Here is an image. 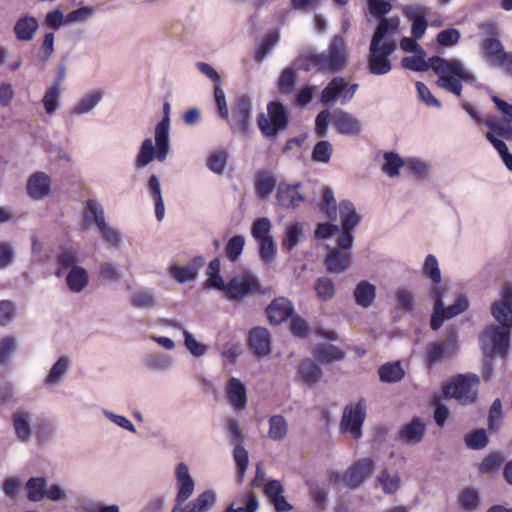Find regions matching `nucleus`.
Wrapping results in <instances>:
<instances>
[{
	"mask_svg": "<svg viewBox=\"0 0 512 512\" xmlns=\"http://www.w3.org/2000/svg\"><path fill=\"white\" fill-rule=\"evenodd\" d=\"M425 58L424 50L423 53H414L413 56L402 58L401 65L405 69L416 72L433 70L438 75L436 85L458 97L461 96L462 82L472 84L476 81V76L458 59H446L440 56H433L428 60Z\"/></svg>",
	"mask_w": 512,
	"mask_h": 512,
	"instance_id": "1",
	"label": "nucleus"
},
{
	"mask_svg": "<svg viewBox=\"0 0 512 512\" xmlns=\"http://www.w3.org/2000/svg\"><path fill=\"white\" fill-rule=\"evenodd\" d=\"M401 29L397 21H382L371 37L367 55V69L376 76L386 75L392 70L391 56L397 50V39Z\"/></svg>",
	"mask_w": 512,
	"mask_h": 512,
	"instance_id": "2",
	"label": "nucleus"
},
{
	"mask_svg": "<svg viewBox=\"0 0 512 512\" xmlns=\"http://www.w3.org/2000/svg\"><path fill=\"white\" fill-rule=\"evenodd\" d=\"M491 314L500 326L491 325L485 330L481 341L484 352L493 354H505L510 344V331L512 329V307L503 302H494L491 306Z\"/></svg>",
	"mask_w": 512,
	"mask_h": 512,
	"instance_id": "3",
	"label": "nucleus"
},
{
	"mask_svg": "<svg viewBox=\"0 0 512 512\" xmlns=\"http://www.w3.org/2000/svg\"><path fill=\"white\" fill-rule=\"evenodd\" d=\"M347 50L342 37L336 36L325 52H311L302 54L296 64L300 69L309 71L316 69L319 72L337 73L342 71L347 63Z\"/></svg>",
	"mask_w": 512,
	"mask_h": 512,
	"instance_id": "4",
	"label": "nucleus"
},
{
	"mask_svg": "<svg viewBox=\"0 0 512 512\" xmlns=\"http://www.w3.org/2000/svg\"><path fill=\"white\" fill-rule=\"evenodd\" d=\"M169 137H167V123L158 122L155 127V145L151 138L142 141L139 152L136 156V166L144 168L154 159L164 162L169 154Z\"/></svg>",
	"mask_w": 512,
	"mask_h": 512,
	"instance_id": "5",
	"label": "nucleus"
},
{
	"mask_svg": "<svg viewBox=\"0 0 512 512\" xmlns=\"http://www.w3.org/2000/svg\"><path fill=\"white\" fill-rule=\"evenodd\" d=\"M479 384L478 376L460 374L443 387V393L446 398L454 399L463 406L471 405L477 399Z\"/></svg>",
	"mask_w": 512,
	"mask_h": 512,
	"instance_id": "6",
	"label": "nucleus"
},
{
	"mask_svg": "<svg viewBox=\"0 0 512 512\" xmlns=\"http://www.w3.org/2000/svg\"><path fill=\"white\" fill-rule=\"evenodd\" d=\"M231 301L243 300L261 291L259 279L251 273H243L232 277L219 290Z\"/></svg>",
	"mask_w": 512,
	"mask_h": 512,
	"instance_id": "7",
	"label": "nucleus"
},
{
	"mask_svg": "<svg viewBox=\"0 0 512 512\" xmlns=\"http://www.w3.org/2000/svg\"><path fill=\"white\" fill-rule=\"evenodd\" d=\"M28 499L40 502L44 498L52 502H65L68 500L66 491L58 484H48L43 477L30 478L26 483Z\"/></svg>",
	"mask_w": 512,
	"mask_h": 512,
	"instance_id": "8",
	"label": "nucleus"
},
{
	"mask_svg": "<svg viewBox=\"0 0 512 512\" xmlns=\"http://www.w3.org/2000/svg\"><path fill=\"white\" fill-rule=\"evenodd\" d=\"M366 402L360 398L356 403L348 404L342 414L340 429L343 433H349L352 438L358 440L362 437V426L366 419Z\"/></svg>",
	"mask_w": 512,
	"mask_h": 512,
	"instance_id": "9",
	"label": "nucleus"
},
{
	"mask_svg": "<svg viewBox=\"0 0 512 512\" xmlns=\"http://www.w3.org/2000/svg\"><path fill=\"white\" fill-rule=\"evenodd\" d=\"M288 124L284 106L278 102H272L267 107V114H261L258 118V126L266 137H275L286 129Z\"/></svg>",
	"mask_w": 512,
	"mask_h": 512,
	"instance_id": "10",
	"label": "nucleus"
},
{
	"mask_svg": "<svg viewBox=\"0 0 512 512\" xmlns=\"http://www.w3.org/2000/svg\"><path fill=\"white\" fill-rule=\"evenodd\" d=\"M358 89V84H349L343 77H334L321 93V102L330 105L340 100L341 104L348 103Z\"/></svg>",
	"mask_w": 512,
	"mask_h": 512,
	"instance_id": "11",
	"label": "nucleus"
},
{
	"mask_svg": "<svg viewBox=\"0 0 512 512\" xmlns=\"http://www.w3.org/2000/svg\"><path fill=\"white\" fill-rule=\"evenodd\" d=\"M469 306L468 299L465 296H458L455 303L445 308L442 299H438L434 303L433 313L431 317V329L438 330L446 319H451L463 313Z\"/></svg>",
	"mask_w": 512,
	"mask_h": 512,
	"instance_id": "12",
	"label": "nucleus"
},
{
	"mask_svg": "<svg viewBox=\"0 0 512 512\" xmlns=\"http://www.w3.org/2000/svg\"><path fill=\"white\" fill-rule=\"evenodd\" d=\"M374 469L375 463L372 459H360L347 469L342 481L348 488L357 489L371 476Z\"/></svg>",
	"mask_w": 512,
	"mask_h": 512,
	"instance_id": "13",
	"label": "nucleus"
},
{
	"mask_svg": "<svg viewBox=\"0 0 512 512\" xmlns=\"http://www.w3.org/2000/svg\"><path fill=\"white\" fill-rule=\"evenodd\" d=\"M175 478L177 493L176 505L184 504L194 493L195 481L190 475L187 464L181 462L175 466Z\"/></svg>",
	"mask_w": 512,
	"mask_h": 512,
	"instance_id": "14",
	"label": "nucleus"
},
{
	"mask_svg": "<svg viewBox=\"0 0 512 512\" xmlns=\"http://www.w3.org/2000/svg\"><path fill=\"white\" fill-rule=\"evenodd\" d=\"M252 103L249 97L242 96L237 100L236 106L229 122L234 132L246 133L249 128Z\"/></svg>",
	"mask_w": 512,
	"mask_h": 512,
	"instance_id": "15",
	"label": "nucleus"
},
{
	"mask_svg": "<svg viewBox=\"0 0 512 512\" xmlns=\"http://www.w3.org/2000/svg\"><path fill=\"white\" fill-rule=\"evenodd\" d=\"M301 189V183L288 184L286 182H280L277 186L276 193L278 204L285 209L296 208L305 199Z\"/></svg>",
	"mask_w": 512,
	"mask_h": 512,
	"instance_id": "16",
	"label": "nucleus"
},
{
	"mask_svg": "<svg viewBox=\"0 0 512 512\" xmlns=\"http://www.w3.org/2000/svg\"><path fill=\"white\" fill-rule=\"evenodd\" d=\"M205 265V258L195 256L183 266L172 265L169 268L170 275L180 284L193 281L197 278L200 269Z\"/></svg>",
	"mask_w": 512,
	"mask_h": 512,
	"instance_id": "17",
	"label": "nucleus"
},
{
	"mask_svg": "<svg viewBox=\"0 0 512 512\" xmlns=\"http://www.w3.org/2000/svg\"><path fill=\"white\" fill-rule=\"evenodd\" d=\"M484 60L491 66L500 68L508 52L505 51L502 42L497 38H486L481 44Z\"/></svg>",
	"mask_w": 512,
	"mask_h": 512,
	"instance_id": "18",
	"label": "nucleus"
},
{
	"mask_svg": "<svg viewBox=\"0 0 512 512\" xmlns=\"http://www.w3.org/2000/svg\"><path fill=\"white\" fill-rule=\"evenodd\" d=\"M26 189L33 200H43L51 192V179L44 172H36L29 177Z\"/></svg>",
	"mask_w": 512,
	"mask_h": 512,
	"instance_id": "19",
	"label": "nucleus"
},
{
	"mask_svg": "<svg viewBox=\"0 0 512 512\" xmlns=\"http://www.w3.org/2000/svg\"><path fill=\"white\" fill-rule=\"evenodd\" d=\"M216 503V493L206 490L186 505H175L171 512H208Z\"/></svg>",
	"mask_w": 512,
	"mask_h": 512,
	"instance_id": "20",
	"label": "nucleus"
},
{
	"mask_svg": "<svg viewBox=\"0 0 512 512\" xmlns=\"http://www.w3.org/2000/svg\"><path fill=\"white\" fill-rule=\"evenodd\" d=\"M105 92L98 88L86 92L71 108V114L82 116L90 114L103 100Z\"/></svg>",
	"mask_w": 512,
	"mask_h": 512,
	"instance_id": "21",
	"label": "nucleus"
},
{
	"mask_svg": "<svg viewBox=\"0 0 512 512\" xmlns=\"http://www.w3.org/2000/svg\"><path fill=\"white\" fill-rule=\"evenodd\" d=\"M396 0H366L369 14L377 20V25L380 26L382 21L393 20L397 21V29H401V19L399 16L394 15L387 17L393 9V3Z\"/></svg>",
	"mask_w": 512,
	"mask_h": 512,
	"instance_id": "22",
	"label": "nucleus"
},
{
	"mask_svg": "<svg viewBox=\"0 0 512 512\" xmlns=\"http://www.w3.org/2000/svg\"><path fill=\"white\" fill-rule=\"evenodd\" d=\"M72 365V361L69 356L62 355L52 365L46 377L43 380V384L47 388L58 386L67 376Z\"/></svg>",
	"mask_w": 512,
	"mask_h": 512,
	"instance_id": "23",
	"label": "nucleus"
},
{
	"mask_svg": "<svg viewBox=\"0 0 512 512\" xmlns=\"http://www.w3.org/2000/svg\"><path fill=\"white\" fill-rule=\"evenodd\" d=\"M226 395L230 405L235 410H243L247 404V391L244 383L235 377L228 380Z\"/></svg>",
	"mask_w": 512,
	"mask_h": 512,
	"instance_id": "24",
	"label": "nucleus"
},
{
	"mask_svg": "<svg viewBox=\"0 0 512 512\" xmlns=\"http://www.w3.org/2000/svg\"><path fill=\"white\" fill-rule=\"evenodd\" d=\"M332 123L338 132L344 135H354L361 131L360 121L353 115L342 110L334 111L332 114Z\"/></svg>",
	"mask_w": 512,
	"mask_h": 512,
	"instance_id": "25",
	"label": "nucleus"
},
{
	"mask_svg": "<svg viewBox=\"0 0 512 512\" xmlns=\"http://www.w3.org/2000/svg\"><path fill=\"white\" fill-rule=\"evenodd\" d=\"M325 265L329 273H343L351 266V253L332 248L326 256Z\"/></svg>",
	"mask_w": 512,
	"mask_h": 512,
	"instance_id": "26",
	"label": "nucleus"
},
{
	"mask_svg": "<svg viewBox=\"0 0 512 512\" xmlns=\"http://www.w3.org/2000/svg\"><path fill=\"white\" fill-rule=\"evenodd\" d=\"M292 311L293 306L291 302L283 297L272 301L266 309L269 322L273 325H278L287 320L291 316Z\"/></svg>",
	"mask_w": 512,
	"mask_h": 512,
	"instance_id": "27",
	"label": "nucleus"
},
{
	"mask_svg": "<svg viewBox=\"0 0 512 512\" xmlns=\"http://www.w3.org/2000/svg\"><path fill=\"white\" fill-rule=\"evenodd\" d=\"M106 223L103 206L95 199H88L83 211V225L85 228L96 226L97 229Z\"/></svg>",
	"mask_w": 512,
	"mask_h": 512,
	"instance_id": "28",
	"label": "nucleus"
},
{
	"mask_svg": "<svg viewBox=\"0 0 512 512\" xmlns=\"http://www.w3.org/2000/svg\"><path fill=\"white\" fill-rule=\"evenodd\" d=\"M425 430L424 422L419 418H414L399 431V439L407 445H416L421 442Z\"/></svg>",
	"mask_w": 512,
	"mask_h": 512,
	"instance_id": "29",
	"label": "nucleus"
},
{
	"mask_svg": "<svg viewBox=\"0 0 512 512\" xmlns=\"http://www.w3.org/2000/svg\"><path fill=\"white\" fill-rule=\"evenodd\" d=\"M304 240V224L302 222L296 221L293 223H289L285 227L281 245L283 249L287 251H292Z\"/></svg>",
	"mask_w": 512,
	"mask_h": 512,
	"instance_id": "30",
	"label": "nucleus"
},
{
	"mask_svg": "<svg viewBox=\"0 0 512 512\" xmlns=\"http://www.w3.org/2000/svg\"><path fill=\"white\" fill-rule=\"evenodd\" d=\"M39 28V23L37 19L33 16H23L20 17L15 25H14V33L19 41H30L34 38L37 30Z\"/></svg>",
	"mask_w": 512,
	"mask_h": 512,
	"instance_id": "31",
	"label": "nucleus"
},
{
	"mask_svg": "<svg viewBox=\"0 0 512 512\" xmlns=\"http://www.w3.org/2000/svg\"><path fill=\"white\" fill-rule=\"evenodd\" d=\"M377 485L386 495L395 494L401 487V478L397 471L383 468L376 477Z\"/></svg>",
	"mask_w": 512,
	"mask_h": 512,
	"instance_id": "32",
	"label": "nucleus"
},
{
	"mask_svg": "<svg viewBox=\"0 0 512 512\" xmlns=\"http://www.w3.org/2000/svg\"><path fill=\"white\" fill-rule=\"evenodd\" d=\"M66 284L73 293L83 292L89 284V273L82 267H73L66 274Z\"/></svg>",
	"mask_w": 512,
	"mask_h": 512,
	"instance_id": "33",
	"label": "nucleus"
},
{
	"mask_svg": "<svg viewBox=\"0 0 512 512\" xmlns=\"http://www.w3.org/2000/svg\"><path fill=\"white\" fill-rule=\"evenodd\" d=\"M249 343L255 354L259 357L270 352L269 332L262 327L254 328L249 334Z\"/></svg>",
	"mask_w": 512,
	"mask_h": 512,
	"instance_id": "34",
	"label": "nucleus"
},
{
	"mask_svg": "<svg viewBox=\"0 0 512 512\" xmlns=\"http://www.w3.org/2000/svg\"><path fill=\"white\" fill-rule=\"evenodd\" d=\"M338 210L341 216L342 230L352 232L361 221L354 205L350 201L344 200L339 203Z\"/></svg>",
	"mask_w": 512,
	"mask_h": 512,
	"instance_id": "35",
	"label": "nucleus"
},
{
	"mask_svg": "<svg viewBox=\"0 0 512 512\" xmlns=\"http://www.w3.org/2000/svg\"><path fill=\"white\" fill-rule=\"evenodd\" d=\"M376 297V287L368 281L359 282L354 290V299L358 306L362 308L370 307Z\"/></svg>",
	"mask_w": 512,
	"mask_h": 512,
	"instance_id": "36",
	"label": "nucleus"
},
{
	"mask_svg": "<svg viewBox=\"0 0 512 512\" xmlns=\"http://www.w3.org/2000/svg\"><path fill=\"white\" fill-rule=\"evenodd\" d=\"M259 502L254 493L238 495L229 505L225 512H256Z\"/></svg>",
	"mask_w": 512,
	"mask_h": 512,
	"instance_id": "37",
	"label": "nucleus"
},
{
	"mask_svg": "<svg viewBox=\"0 0 512 512\" xmlns=\"http://www.w3.org/2000/svg\"><path fill=\"white\" fill-rule=\"evenodd\" d=\"M276 182L277 179L273 172L268 170L259 171L255 182L257 195L262 199L268 198L273 192Z\"/></svg>",
	"mask_w": 512,
	"mask_h": 512,
	"instance_id": "38",
	"label": "nucleus"
},
{
	"mask_svg": "<svg viewBox=\"0 0 512 512\" xmlns=\"http://www.w3.org/2000/svg\"><path fill=\"white\" fill-rule=\"evenodd\" d=\"M32 414L27 411H20L13 416V425L17 437L21 441H28L31 437Z\"/></svg>",
	"mask_w": 512,
	"mask_h": 512,
	"instance_id": "39",
	"label": "nucleus"
},
{
	"mask_svg": "<svg viewBox=\"0 0 512 512\" xmlns=\"http://www.w3.org/2000/svg\"><path fill=\"white\" fill-rule=\"evenodd\" d=\"M173 365L171 356L167 354H148L144 358V366L152 372H163L169 370Z\"/></svg>",
	"mask_w": 512,
	"mask_h": 512,
	"instance_id": "40",
	"label": "nucleus"
},
{
	"mask_svg": "<svg viewBox=\"0 0 512 512\" xmlns=\"http://www.w3.org/2000/svg\"><path fill=\"white\" fill-rule=\"evenodd\" d=\"M298 375L304 383L314 385L320 380L322 371L311 359H306L300 364Z\"/></svg>",
	"mask_w": 512,
	"mask_h": 512,
	"instance_id": "41",
	"label": "nucleus"
},
{
	"mask_svg": "<svg viewBox=\"0 0 512 512\" xmlns=\"http://www.w3.org/2000/svg\"><path fill=\"white\" fill-rule=\"evenodd\" d=\"M314 356L320 363H331L340 361L344 357V354L339 348L333 345L321 344L315 347Z\"/></svg>",
	"mask_w": 512,
	"mask_h": 512,
	"instance_id": "42",
	"label": "nucleus"
},
{
	"mask_svg": "<svg viewBox=\"0 0 512 512\" xmlns=\"http://www.w3.org/2000/svg\"><path fill=\"white\" fill-rule=\"evenodd\" d=\"M384 163L382 165V171L390 178H394L399 175L400 168L405 169V160L402 159L397 153L386 152L383 155Z\"/></svg>",
	"mask_w": 512,
	"mask_h": 512,
	"instance_id": "43",
	"label": "nucleus"
},
{
	"mask_svg": "<svg viewBox=\"0 0 512 512\" xmlns=\"http://www.w3.org/2000/svg\"><path fill=\"white\" fill-rule=\"evenodd\" d=\"M288 433V423L281 415H274L269 418L268 437L273 441L283 440Z\"/></svg>",
	"mask_w": 512,
	"mask_h": 512,
	"instance_id": "44",
	"label": "nucleus"
},
{
	"mask_svg": "<svg viewBox=\"0 0 512 512\" xmlns=\"http://www.w3.org/2000/svg\"><path fill=\"white\" fill-rule=\"evenodd\" d=\"M280 34L279 31L275 30L268 33L262 40L259 47L256 49L254 54V59L256 62H262L271 50L277 45L279 42Z\"/></svg>",
	"mask_w": 512,
	"mask_h": 512,
	"instance_id": "45",
	"label": "nucleus"
},
{
	"mask_svg": "<svg viewBox=\"0 0 512 512\" xmlns=\"http://www.w3.org/2000/svg\"><path fill=\"white\" fill-rule=\"evenodd\" d=\"M404 376V371L399 362L386 363L379 369V377L382 382H399Z\"/></svg>",
	"mask_w": 512,
	"mask_h": 512,
	"instance_id": "46",
	"label": "nucleus"
},
{
	"mask_svg": "<svg viewBox=\"0 0 512 512\" xmlns=\"http://www.w3.org/2000/svg\"><path fill=\"white\" fill-rule=\"evenodd\" d=\"M206 275L208 279L205 284L208 288H214L220 290L223 287L225 281L220 275V259L214 258L210 261L206 268Z\"/></svg>",
	"mask_w": 512,
	"mask_h": 512,
	"instance_id": "47",
	"label": "nucleus"
},
{
	"mask_svg": "<svg viewBox=\"0 0 512 512\" xmlns=\"http://www.w3.org/2000/svg\"><path fill=\"white\" fill-rule=\"evenodd\" d=\"M314 290L317 297L324 302L331 300L336 292L334 282L326 276L319 277L315 281Z\"/></svg>",
	"mask_w": 512,
	"mask_h": 512,
	"instance_id": "48",
	"label": "nucleus"
},
{
	"mask_svg": "<svg viewBox=\"0 0 512 512\" xmlns=\"http://www.w3.org/2000/svg\"><path fill=\"white\" fill-rule=\"evenodd\" d=\"M131 305L138 309H152L156 306V296L151 289L140 290L133 294Z\"/></svg>",
	"mask_w": 512,
	"mask_h": 512,
	"instance_id": "49",
	"label": "nucleus"
},
{
	"mask_svg": "<svg viewBox=\"0 0 512 512\" xmlns=\"http://www.w3.org/2000/svg\"><path fill=\"white\" fill-rule=\"evenodd\" d=\"M77 252L74 250H63L57 255L58 269L55 272L57 277H61L63 270L69 271L73 267H78Z\"/></svg>",
	"mask_w": 512,
	"mask_h": 512,
	"instance_id": "50",
	"label": "nucleus"
},
{
	"mask_svg": "<svg viewBox=\"0 0 512 512\" xmlns=\"http://www.w3.org/2000/svg\"><path fill=\"white\" fill-rule=\"evenodd\" d=\"M17 346L18 340L14 335L4 336L0 340V365H6L10 362Z\"/></svg>",
	"mask_w": 512,
	"mask_h": 512,
	"instance_id": "51",
	"label": "nucleus"
},
{
	"mask_svg": "<svg viewBox=\"0 0 512 512\" xmlns=\"http://www.w3.org/2000/svg\"><path fill=\"white\" fill-rule=\"evenodd\" d=\"M60 87L53 84L43 96L42 103L47 114L53 115L59 107Z\"/></svg>",
	"mask_w": 512,
	"mask_h": 512,
	"instance_id": "52",
	"label": "nucleus"
},
{
	"mask_svg": "<svg viewBox=\"0 0 512 512\" xmlns=\"http://www.w3.org/2000/svg\"><path fill=\"white\" fill-rule=\"evenodd\" d=\"M258 247V255L261 262L265 265L271 264L277 256V244L275 240L266 239L264 241H259Z\"/></svg>",
	"mask_w": 512,
	"mask_h": 512,
	"instance_id": "53",
	"label": "nucleus"
},
{
	"mask_svg": "<svg viewBox=\"0 0 512 512\" xmlns=\"http://www.w3.org/2000/svg\"><path fill=\"white\" fill-rule=\"evenodd\" d=\"M450 345L444 342H433L427 347V361L430 366L435 365L442 361V359L449 354Z\"/></svg>",
	"mask_w": 512,
	"mask_h": 512,
	"instance_id": "54",
	"label": "nucleus"
},
{
	"mask_svg": "<svg viewBox=\"0 0 512 512\" xmlns=\"http://www.w3.org/2000/svg\"><path fill=\"white\" fill-rule=\"evenodd\" d=\"M101 238L111 248H118L123 241L121 232L110 226L107 222L98 228Z\"/></svg>",
	"mask_w": 512,
	"mask_h": 512,
	"instance_id": "55",
	"label": "nucleus"
},
{
	"mask_svg": "<svg viewBox=\"0 0 512 512\" xmlns=\"http://www.w3.org/2000/svg\"><path fill=\"white\" fill-rule=\"evenodd\" d=\"M95 15V8L92 6L79 7L66 15V24L86 23Z\"/></svg>",
	"mask_w": 512,
	"mask_h": 512,
	"instance_id": "56",
	"label": "nucleus"
},
{
	"mask_svg": "<svg viewBox=\"0 0 512 512\" xmlns=\"http://www.w3.org/2000/svg\"><path fill=\"white\" fill-rule=\"evenodd\" d=\"M270 231L271 222L266 217L257 219L251 227V234L257 242L272 239Z\"/></svg>",
	"mask_w": 512,
	"mask_h": 512,
	"instance_id": "57",
	"label": "nucleus"
},
{
	"mask_svg": "<svg viewBox=\"0 0 512 512\" xmlns=\"http://www.w3.org/2000/svg\"><path fill=\"white\" fill-rule=\"evenodd\" d=\"M245 243V237L242 235H236L229 239L225 247L227 258L232 262L236 261L242 254Z\"/></svg>",
	"mask_w": 512,
	"mask_h": 512,
	"instance_id": "58",
	"label": "nucleus"
},
{
	"mask_svg": "<svg viewBox=\"0 0 512 512\" xmlns=\"http://www.w3.org/2000/svg\"><path fill=\"white\" fill-rule=\"evenodd\" d=\"M423 274L429 278L433 283H441V272L437 258L429 254L426 256L423 264Z\"/></svg>",
	"mask_w": 512,
	"mask_h": 512,
	"instance_id": "59",
	"label": "nucleus"
},
{
	"mask_svg": "<svg viewBox=\"0 0 512 512\" xmlns=\"http://www.w3.org/2000/svg\"><path fill=\"white\" fill-rule=\"evenodd\" d=\"M297 79L296 71L291 68H285L278 80V88L283 94H291L294 91Z\"/></svg>",
	"mask_w": 512,
	"mask_h": 512,
	"instance_id": "60",
	"label": "nucleus"
},
{
	"mask_svg": "<svg viewBox=\"0 0 512 512\" xmlns=\"http://www.w3.org/2000/svg\"><path fill=\"white\" fill-rule=\"evenodd\" d=\"M405 169L414 177L421 179L426 178L429 174V164L417 158L406 159Z\"/></svg>",
	"mask_w": 512,
	"mask_h": 512,
	"instance_id": "61",
	"label": "nucleus"
},
{
	"mask_svg": "<svg viewBox=\"0 0 512 512\" xmlns=\"http://www.w3.org/2000/svg\"><path fill=\"white\" fill-rule=\"evenodd\" d=\"M183 337L186 349L194 357L199 358L207 353L208 347L205 344L198 342L188 330H183Z\"/></svg>",
	"mask_w": 512,
	"mask_h": 512,
	"instance_id": "62",
	"label": "nucleus"
},
{
	"mask_svg": "<svg viewBox=\"0 0 512 512\" xmlns=\"http://www.w3.org/2000/svg\"><path fill=\"white\" fill-rule=\"evenodd\" d=\"M54 33L49 32L45 35L44 40L35 56V60L39 63H46L54 52Z\"/></svg>",
	"mask_w": 512,
	"mask_h": 512,
	"instance_id": "63",
	"label": "nucleus"
},
{
	"mask_svg": "<svg viewBox=\"0 0 512 512\" xmlns=\"http://www.w3.org/2000/svg\"><path fill=\"white\" fill-rule=\"evenodd\" d=\"M461 38V33L456 28H448L437 34L436 41L440 46L451 47L456 45Z\"/></svg>",
	"mask_w": 512,
	"mask_h": 512,
	"instance_id": "64",
	"label": "nucleus"
}]
</instances>
